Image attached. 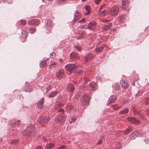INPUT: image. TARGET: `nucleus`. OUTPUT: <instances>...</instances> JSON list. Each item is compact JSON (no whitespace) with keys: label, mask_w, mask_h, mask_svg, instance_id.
Masks as SVG:
<instances>
[{"label":"nucleus","mask_w":149,"mask_h":149,"mask_svg":"<svg viewBox=\"0 0 149 149\" xmlns=\"http://www.w3.org/2000/svg\"><path fill=\"white\" fill-rule=\"evenodd\" d=\"M40 20L38 19H31L28 20V24L29 25H38L40 23Z\"/></svg>","instance_id":"12"},{"label":"nucleus","mask_w":149,"mask_h":149,"mask_svg":"<svg viewBox=\"0 0 149 149\" xmlns=\"http://www.w3.org/2000/svg\"><path fill=\"white\" fill-rule=\"evenodd\" d=\"M118 10L119 8L117 7H112L110 9L111 15L112 16H116L118 14Z\"/></svg>","instance_id":"8"},{"label":"nucleus","mask_w":149,"mask_h":149,"mask_svg":"<svg viewBox=\"0 0 149 149\" xmlns=\"http://www.w3.org/2000/svg\"><path fill=\"white\" fill-rule=\"evenodd\" d=\"M104 49V47L103 46H101L100 47L96 48L95 51L98 52L99 53L101 52Z\"/></svg>","instance_id":"35"},{"label":"nucleus","mask_w":149,"mask_h":149,"mask_svg":"<svg viewBox=\"0 0 149 149\" xmlns=\"http://www.w3.org/2000/svg\"><path fill=\"white\" fill-rule=\"evenodd\" d=\"M145 101L146 104H149V96L146 97L145 98Z\"/></svg>","instance_id":"44"},{"label":"nucleus","mask_w":149,"mask_h":149,"mask_svg":"<svg viewBox=\"0 0 149 149\" xmlns=\"http://www.w3.org/2000/svg\"><path fill=\"white\" fill-rule=\"evenodd\" d=\"M120 88L119 85L118 84L116 85L115 89L116 90H119Z\"/></svg>","instance_id":"50"},{"label":"nucleus","mask_w":149,"mask_h":149,"mask_svg":"<svg viewBox=\"0 0 149 149\" xmlns=\"http://www.w3.org/2000/svg\"><path fill=\"white\" fill-rule=\"evenodd\" d=\"M78 65L73 63L68 64L65 66V68L71 72H73L74 70L78 68Z\"/></svg>","instance_id":"2"},{"label":"nucleus","mask_w":149,"mask_h":149,"mask_svg":"<svg viewBox=\"0 0 149 149\" xmlns=\"http://www.w3.org/2000/svg\"><path fill=\"white\" fill-rule=\"evenodd\" d=\"M81 104L82 105H86L89 102V99L88 96L86 94L84 95L81 98Z\"/></svg>","instance_id":"4"},{"label":"nucleus","mask_w":149,"mask_h":149,"mask_svg":"<svg viewBox=\"0 0 149 149\" xmlns=\"http://www.w3.org/2000/svg\"><path fill=\"white\" fill-rule=\"evenodd\" d=\"M134 112L136 114H137L138 115V116L139 118H143V120L146 119V118L143 115L142 113L141 112L137 111H136L135 113V112Z\"/></svg>","instance_id":"22"},{"label":"nucleus","mask_w":149,"mask_h":149,"mask_svg":"<svg viewBox=\"0 0 149 149\" xmlns=\"http://www.w3.org/2000/svg\"><path fill=\"white\" fill-rule=\"evenodd\" d=\"M82 73L81 71L79 70H77L75 71L74 72V74L75 75H78V74L81 75Z\"/></svg>","instance_id":"42"},{"label":"nucleus","mask_w":149,"mask_h":149,"mask_svg":"<svg viewBox=\"0 0 149 149\" xmlns=\"http://www.w3.org/2000/svg\"><path fill=\"white\" fill-rule=\"evenodd\" d=\"M134 93L136 96H138L141 95L143 93V92L141 90H139Z\"/></svg>","instance_id":"32"},{"label":"nucleus","mask_w":149,"mask_h":149,"mask_svg":"<svg viewBox=\"0 0 149 149\" xmlns=\"http://www.w3.org/2000/svg\"><path fill=\"white\" fill-rule=\"evenodd\" d=\"M96 24L95 21H92L88 24L86 29L89 30H92L95 29L96 28Z\"/></svg>","instance_id":"7"},{"label":"nucleus","mask_w":149,"mask_h":149,"mask_svg":"<svg viewBox=\"0 0 149 149\" xmlns=\"http://www.w3.org/2000/svg\"><path fill=\"white\" fill-rule=\"evenodd\" d=\"M103 139V137L102 136H100V138L98 140V142L97 144H100L102 143V140Z\"/></svg>","instance_id":"45"},{"label":"nucleus","mask_w":149,"mask_h":149,"mask_svg":"<svg viewBox=\"0 0 149 149\" xmlns=\"http://www.w3.org/2000/svg\"><path fill=\"white\" fill-rule=\"evenodd\" d=\"M18 141L17 140H15L13 141L12 142V143L14 145L17 144Z\"/></svg>","instance_id":"49"},{"label":"nucleus","mask_w":149,"mask_h":149,"mask_svg":"<svg viewBox=\"0 0 149 149\" xmlns=\"http://www.w3.org/2000/svg\"><path fill=\"white\" fill-rule=\"evenodd\" d=\"M6 1V0H2V1L3 3H4V2H5Z\"/></svg>","instance_id":"60"},{"label":"nucleus","mask_w":149,"mask_h":149,"mask_svg":"<svg viewBox=\"0 0 149 149\" xmlns=\"http://www.w3.org/2000/svg\"><path fill=\"white\" fill-rule=\"evenodd\" d=\"M121 107V106H118V105H116V106L114 105L113 106V108L115 110H116L119 108H120Z\"/></svg>","instance_id":"48"},{"label":"nucleus","mask_w":149,"mask_h":149,"mask_svg":"<svg viewBox=\"0 0 149 149\" xmlns=\"http://www.w3.org/2000/svg\"><path fill=\"white\" fill-rule=\"evenodd\" d=\"M85 21V19L84 18H83V19H82L81 20L79 21L80 22H83V23L84 22V21Z\"/></svg>","instance_id":"58"},{"label":"nucleus","mask_w":149,"mask_h":149,"mask_svg":"<svg viewBox=\"0 0 149 149\" xmlns=\"http://www.w3.org/2000/svg\"><path fill=\"white\" fill-rule=\"evenodd\" d=\"M148 114L149 115V109H148Z\"/></svg>","instance_id":"62"},{"label":"nucleus","mask_w":149,"mask_h":149,"mask_svg":"<svg viewBox=\"0 0 149 149\" xmlns=\"http://www.w3.org/2000/svg\"><path fill=\"white\" fill-rule=\"evenodd\" d=\"M51 58H54L56 54L54 52H52L50 54Z\"/></svg>","instance_id":"47"},{"label":"nucleus","mask_w":149,"mask_h":149,"mask_svg":"<svg viewBox=\"0 0 149 149\" xmlns=\"http://www.w3.org/2000/svg\"><path fill=\"white\" fill-rule=\"evenodd\" d=\"M66 110L70 112H74L75 111L76 109L74 108L73 105L70 103H67L66 107Z\"/></svg>","instance_id":"9"},{"label":"nucleus","mask_w":149,"mask_h":149,"mask_svg":"<svg viewBox=\"0 0 149 149\" xmlns=\"http://www.w3.org/2000/svg\"><path fill=\"white\" fill-rule=\"evenodd\" d=\"M54 146V144L52 143H49V144L47 145V149H51Z\"/></svg>","instance_id":"40"},{"label":"nucleus","mask_w":149,"mask_h":149,"mask_svg":"<svg viewBox=\"0 0 149 149\" xmlns=\"http://www.w3.org/2000/svg\"><path fill=\"white\" fill-rule=\"evenodd\" d=\"M45 24L46 26L49 27H52L54 25V24L49 20H47L45 22Z\"/></svg>","instance_id":"24"},{"label":"nucleus","mask_w":149,"mask_h":149,"mask_svg":"<svg viewBox=\"0 0 149 149\" xmlns=\"http://www.w3.org/2000/svg\"><path fill=\"white\" fill-rule=\"evenodd\" d=\"M32 90L31 87L30 86H27L26 87L25 91L29 92H30Z\"/></svg>","instance_id":"34"},{"label":"nucleus","mask_w":149,"mask_h":149,"mask_svg":"<svg viewBox=\"0 0 149 149\" xmlns=\"http://www.w3.org/2000/svg\"><path fill=\"white\" fill-rule=\"evenodd\" d=\"M67 0H57V2L58 4H62L66 3Z\"/></svg>","instance_id":"39"},{"label":"nucleus","mask_w":149,"mask_h":149,"mask_svg":"<svg viewBox=\"0 0 149 149\" xmlns=\"http://www.w3.org/2000/svg\"><path fill=\"white\" fill-rule=\"evenodd\" d=\"M144 141L147 144L149 143V140H148V139H145L144 140Z\"/></svg>","instance_id":"56"},{"label":"nucleus","mask_w":149,"mask_h":149,"mask_svg":"<svg viewBox=\"0 0 149 149\" xmlns=\"http://www.w3.org/2000/svg\"><path fill=\"white\" fill-rule=\"evenodd\" d=\"M103 6H101L100 8V9H99V11H100L101 10H102V7Z\"/></svg>","instance_id":"61"},{"label":"nucleus","mask_w":149,"mask_h":149,"mask_svg":"<svg viewBox=\"0 0 149 149\" xmlns=\"http://www.w3.org/2000/svg\"><path fill=\"white\" fill-rule=\"evenodd\" d=\"M129 111V110L127 108L122 110L120 111V113L122 114H124L127 113Z\"/></svg>","instance_id":"37"},{"label":"nucleus","mask_w":149,"mask_h":149,"mask_svg":"<svg viewBox=\"0 0 149 149\" xmlns=\"http://www.w3.org/2000/svg\"><path fill=\"white\" fill-rule=\"evenodd\" d=\"M77 119V118L75 117H72V121L73 122H75L76 120Z\"/></svg>","instance_id":"55"},{"label":"nucleus","mask_w":149,"mask_h":149,"mask_svg":"<svg viewBox=\"0 0 149 149\" xmlns=\"http://www.w3.org/2000/svg\"><path fill=\"white\" fill-rule=\"evenodd\" d=\"M37 149H42V147L41 146H39L38 147Z\"/></svg>","instance_id":"57"},{"label":"nucleus","mask_w":149,"mask_h":149,"mask_svg":"<svg viewBox=\"0 0 149 149\" xmlns=\"http://www.w3.org/2000/svg\"><path fill=\"white\" fill-rule=\"evenodd\" d=\"M142 134L140 131H134L131 134L130 138L133 140L137 136L140 137L142 136Z\"/></svg>","instance_id":"6"},{"label":"nucleus","mask_w":149,"mask_h":149,"mask_svg":"<svg viewBox=\"0 0 149 149\" xmlns=\"http://www.w3.org/2000/svg\"><path fill=\"white\" fill-rule=\"evenodd\" d=\"M20 122L19 120H18L17 122H16L14 123H13L11 124L10 125H11V126L12 127H15L16 126H18L19 125V123Z\"/></svg>","instance_id":"38"},{"label":"nucleus","mask_w":149,"mask_h":149,"mask_svg":"<svg viewBox=\"0 0 149 149\" xmlns=\"http://www.w3.org/2000/svg\"><path fill=\"white\" fill-rule=\"evenodd\" d=\"M80 17V14L79 11L77 10H75L74 13V20H75V19H78Z\"/></svg>","instance_id":"25"},{"label":"nucleus","mask_w":149,"mask_h":149,"mask_svg":"<svg viewBox=\"0 0 149 149\" xmlns=\"http://www.w3.org/2000/svg\"><path fill=\"white\" fill-rule=\"evenodd\" d=\"M76 49H77L78 51H79L81 49V47L80 46H77L76 47Z\"/></svg>","instance_id":"54"},{"label":"nucleus","mask_w":149,"mask_h":149,"mask_svg":"<svg viewBox=\"0 0 149 149\" xmlns=\"http://www.w3.org/2000/svg\"><path fill=\"white\" fill-rule=\"evenodd\" d=\"M28 33V32L26 31H22L21 33L22 36L23 37L25 38H26L27 36Z\"/></svg>","instance_id":"36"},{"label":"nucleus","mask_w":149,"mask_h":149,"mask_svg":"<svg viewBox=\"0 0 149 149\" xmlns=\"http://www.w3.org/2000/svg\"><path fill=\"white\" fill-rule=\"evenodd\" d=\"M21 23L22 25H24L26 23V21L24 20H22L21 21Z\"/></svg>","instance_id":"51"},{"label":"nucleus","mask_w":149,"mask_h":149,"mask_svg":"<svg viewBox=\"0 0 149 149\" xmlns=\"http://www.w3.org/2000/svg\"><path fill=\"white\" fill-rule=\"evenodd\" d=\"M66 117V116L57 115L56 117L55 121L58 123H61L65 121Z\"/></svg>","instance_id":"5"},{"label":"nucleus","mask_w":149,"mask_h":149,"mask_svg":"<svg viewBox=\"0 0 149 149\" xmlns=\"http://www.w3.org/2000/svg\"><path fill=\"white\" fill-rule=\"evenodd\" d=\"M36 31V29L35 27H30L29 29V32L31 33H34Z\"/></svg>","instance_id":"33"},{"label":"nucleus","mask_w":149,"mask_h":149,"mask_svg":"<svg viewBox=\"0 0 149 149\" xmlns=\"http://www.w3.org/2000/svg\"><path fill=\"white\" fill-rule=\"evenodd\" d=\"M55 109L56 110H57L59 115H61V116H66L65 114V111L63 109H61L60 108H58L56 106L55 107Z\"/></svg>","instance_id":"15"},{"label":"nucleus","mask_w":149,"mask_h":149,"mask_svg":"<svg viewBox=\"0 0 149 149\" xmlns=\"http://www.w3.org/2000/svg\"><path fill=\"white\" fill-rule=\"evenodd\" d=\"M64 75V71L62 70H60L56 73V77L58 79H61V78L63 77Z\"/></svg>","instance_id":"11"},{"label":"nucleus","mask_w":149,"mask_h":149,"mask_svg":"<svg viewBox=\"0 0 149 149\" xmlns=\"http://www.w3.org/2000/svg\"><path fill=\"white\" fill-rule=\"evenodd\" d=\"M126 17L125 15H123L119 18V22H123L126 20Z\"/></svg>","instance_id":"26"},{"label":"nucleus","mask_w":149,"mask_h":149,"mask_svg":"<svg viewBox=\"0 0 149 149\" xmlns=\"http://www.w3.org/2000/svg\"><path fill=\"white\" fill-rule=\"evenodd\" d=\"M109 11L107 10H104L102 11L99 13V15L101 16H105L107 15Z\"/></svg>","instance_id":"27"},{"label":"nucleus","mask_w":149,"mask_h":149,"mask_svg":"<svg viewBox=\"0 0 149 149\" xmlns=\"http://www.w3.org/2000/svg\"><path fill=\"white\" fill-rule=\"evenodd\" d=\"M120 83L121 84L123 88L126 89L129 87V84L124 80H121Z\"/></svg>","instance_id":"18"},{"label":"nucleus","mask_w":149,"mask_h":149,"mask_svg":"<svg viewBox=\"0 0 149 149\" xmlns=\"http://www.w3.org/2000/svg\"><path fill=\"white\" fill-rule=\"evenodd\" d=\"M85 8L87 12L85 13L86 14H88L89 13L90 6L88 5H86L85 7Z\"/></svg>","instance_id":"41"},{"label":"nucleus","mask_w":149,"mask_h":149,"mask_svg":"<svg viewBox=\"0 0 149 149\" xmlns=\"http://www.w3.org/2000/svg\"><path fill=\"white\" fill-rule=\"evenodd\" d=\"M121 144L119 142H118L117 143L116 147V149H121Z\"/></svg>","instance_id":"43"},{"label":"nucleus","mask_w":149,"mask_h":149,"mask_svg":"<svg viewBox=\"0 0 149 149\" xmlns=\"http://www.w3.org/2000/svg\"><path fill=\"white\" fill-rule=\"evenodd\" d=\"M132 128L131 127H129L124 132V134L127 135L131 131L133 130Z\"/></svg>","instance_id":"28"},{"label":"nucleus","mask_w":149,"mask_h":149,"mask_svg":"<svg viewBox=\"0 0 149 149\" xmlns=\"http://www.w3.org/2000/svg\"><path fill=\"white\" fill-rule=\"evenodd\" d=\"M88 86L86 82H84L81 85L80 89L84 91L87 90L88 88Z\"/></svg>","instance_id":"21"},{"label":"nucleus","mask_w":149,"mask_h":149,"mask_svg":"<svg viewBox=\"0 0 149 149\" xmlns=\"http://www.w3.org/2000/svg\"><path fill=\"white\" fill-rule=\"evenodd\" d=\"M58 93V91H55L52 92L48 96L49 97H54L55 95H57Z\"/></svg>","instance_id":"29"},{"label":"nucleus","mask_w":149,"mask_h":149,"mask_svg":"<svg viewBox=\"0 0 149 149\" xmlns=\"http://www.w3.org/2000/svg\"><path fill=\"white\" fill-rule=\"evenodd\" d=\"M85 27V25H82V26L80 28L81 29H84Z\"/></svg>","instance_id":"59"},{"label":"nucleus","mask_w":149,"mask_h":149,"mask_svg":"<svg viewBox=\"0 0 149 149\" xmlns=\"http://www.w3.org/2000/svg\"><path fill=\"white\" fill-rule=\"evenodd\" d=\"M101 0H97V1H98V2H100Z\"/></svg>","instance_id":"63"},{"label":"nucleus","mask_w":149,"mask_h":149,"mask_svg":"<svg viewBox=\"0 0 149 149\" xmlns=\"http://www.w3.org/2000/svg\"><path fill=\"white\" fill-rule=\"evenodd\" d=\"M50 120L49 117L47 115H43L38 119V121L40 124H45Z\"/></svg>","instance_id":"3"},{"label":"nucleus","mask_w":149,"mask_h":149,"mask_svg":"<svg viewBox=\"0 0 149 149\" xmlns=\"http://www.w3.org/2000/svg\"><path fill=\"white\" fill-rule=\"evenodd\" d=\"M116 100V97L114 95L110 96L108 100L107 104L108 105L110 103H113Z\"/></svg>","instance_id":"20"},{"label":"nucleus","mask_w":149,"mask_h":149,"mask_svg":"<svg viewBox=\"0 0 149 149\" xmlns=\"http://www.w3.org/2000/svg\"><path fill=\"white\" fill-rule=\"evenodd\" d=\"M70 58L73 60L79 58V56L76 52H72L70 54Z\"/></svg>","instance_id":"16"},{"label":"nucleus","mask_w":149,"mask_h":149,"mask_svg":"<svg viewBox=\"0 0 149 149\" xmlns=\"http://www.w3.org/2000/svg\"><path fill=\"white\" fill-rule=\"evenodd\" d=\"M93 54L89 53L86 54L85 56V60L86 61H89L93 58Z\"/></svg>","instance_id":"17"},{"label":"nucleus","mask_w":149,"mask_h":149,"mask_svg":"<svg viewBox=\"0 0 149 149\" xmlns=\"http://www.w3.org/2000/svg\"><path fill=\"white\" fill-rule=\"evenodd\" d=\"M40 138L43 141H45L46 142L47 141L45 138V137L42 136V135L40 137Z\"/></svg>","instance_id":"52"},{"label":"nucleus","mask_w":149,"mask_h":149,"mask_svg":"<svg viewBox=\"0 0 149 149\" xmlns=\"http://www.w3.org/2000/svg\"><path fill=\"white\" fill-rule=\"evenodd\" d=\"M2 139L0 138V142L1 141Z\"/></svg>","instance_id":"64"},{"label":"nucleus","mask_w":149,"mask_h":149,"mask_svg":"<svg viewBox=\"0 0 149 149\" xmlns=\"http://www.w3.org/2000/svg\"><path fill=\"white\" fill-rule=\"evenodd\" d=\"M122 8L123 9L126 10L129 6V3L128 0H123L122 2Z\"/></svg>","instance_id":"14"},{"label":"nucleus","mask_w":149,"mask_h":149,"mask_svg":"<svg viewBox=\"0 0 149 149\" xmlns=\"http://www.w3.org/2000/svg\"><path fill=\"white\" fill-rule=\"evenodd\" d=\"M127 120L130 123L135 125L138 124L140 123V121L139 120L132 117L128 118Z\"/></svg>","instance_id":"10"},{"label":"nucleus","mask_w":149,"mask_h":149,"mask_svg":"<svg viewBox=\"0 0 149 149\" xmlns=\"http://www.w3.org/2000/svg\"><path fill=\"white\" fill-rule=\"evenodd\" d=\"M84 33H82L81 34H80L79 36V39H81L84 38Z\"/></svg>","instance_id":"53"},{"label":"nucleus","mask_w":149,"mask_h":149,"mask_svg":"<svg viewBox=\"0 0 149 149\" xmlns=\"http://www.w3.org/2000/svg\"><path fill=\"white\" fill-rule=\"evenodd\" d=\"M44 100H45L44 98H42L37 103V107L40 109L42 108L43 106Z\"/></svg>","instance_id":"13"},{"label":"nucleus","mask_w":149,"mask_h":149,"mask_svg":"<svg viewBox=\"0 0 149 149\" xmlns=\"http://www.w3.org/2000/svg\"><path fill=\"white\" fill-rule=\"evenodd\" d=\"M52 89V86L51 85L48 86L47 87H46V93H47L48 91H49L50 89Z\"/></svg>","instance_id":"46"},{"label":"nucleus","mask_w":149,"mask_h":149,"mask_svg":"<svg viewBox=\"0 0 149 149\" xmlns=\"http://www.w3.org/2000/svg\"><path fill=\"white\" fill-rule=\"evenodd\" d=\"M89 85L94 90H96L97 88V84L95 83H89Z\"/></svg>","instance_id":"31"},{"label":"nucleus","mask_w":149,"mask_h":149,"mask_svg":"<svg viewBox=\"0 0 149 149\" xmlns=\"http://www.w3.org/2000/svg\"><path fill=\"white\" fill-rule=\"evenodd\" d=\"M75 88L74 86L72 84H70L66 87V89L68 91L72 92L73 91Z\"/></svg>","instance_id":"19"},{"label":"nucleus","mask_w":149,"mask_h":149,"mask_svg":"<svg viewBox=\"0 0 149 149\" xmlns=\"http://www.w3.org/2000/svg\"><path fill=\"white\" fill-rule=\"evenodd\" d=\"M35 132V127L33 124H31L29 125L27 128L23 131L22 134L23 135L29 136L33 135Z\"/></svg>","instance_id":"1"},{"label":"nucleus","mask_w":149,"mask_h":149,"mask_svg":"<svg viewBox=\"0 0 149 149\" xmlns=\"http://www.w3.org/2000/svg\"><path fill=\"white\" fill-rule=\"evenodd\" d=\"M112 25V23H110L108 25L104 26L103 27V30L105 31H108L111 28Z\"/></svg>","instance_id":"23"},{"label":"nucleus","mask_w":149,"mask_h":149,"mask_svg":"<svg viewBox=\"0 0 149 149\" xmlns=\"http://www.w3.org/2000/svg\"><path fill=\"white\" fill-rule=\"evenodd\" d=\"M46 61H43L40 63V66L41 68H43L46 67Z\"/></svg>","instance_id":"30"}]
</instances>
